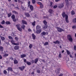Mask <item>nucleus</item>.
<instances>
[{"label": "nucleus", "instance_id": "55", "mask_svg": "<svg viewBox=\"0 0 76 76\" xmlns=\"http://www.w3.org/2000/svg\"><path fill=\"white\" fill-rule=\"evenodd\" d=\"M28 31H29V32H31V31H32V30H31V29L28 28Z\"/></svg>", "mask_w": 76, "mask_h": 76}, {"label": "nucleus", "instance_id": "33", "mask_svg": "<svg viewBox=\"0 0 76 76\" xmlns=\"http://www.w3.org/2000/svg\"><path fill=\"white\" fill-rule=\"evenodd\" d=\"M73 22H74V23H76V18H74L73 20Z\"/></svg>", "mask_w": 76, "mask_h": 76}, {"label": "nucleus", "instance_id": "41", "mask_svg": "<svg viewBox=\"0 0 76 76\" xmlns=\"http://www.w3.org/2000/svg\"><path fill=\"white\" fill-rule=\"evenodd\" d=\"M57 5H55L53 7V9H56V8H57Z\"/></svg>", "mask_w": 76, "mask_h": 76}, {"label": "nucleus", "instance_id": "36", "mask_svg": "<svg viewBox=\"0 0 76 76\" xmlns=\"http://www.w3.org/2000/svg\"><path fill=\"white\" fill-rule=\"evenodd\" d=\"M11 15H12V13H10L8 14V17H10Z\"/></svg>", "mask_w": 76, "mask_h": 76}, {"label": "nucleus", "instance_id": "4", "mask_svg": "<svg viewBox=\"0 0 76 76\" xmlns=\"http://www.w3.org/2000/svg\"><path fill=\"white\" fill-rule=\"evenodd\" d=\"M56 29L57 30V31L59 32H62V31H64V30L63 29H62L61 28H60V27H56Z\"/></svg>", "mask_w": 76, "mask_h": 76}, {"label": "nucleus", "instance_id": "57", "mask_svg": "<svg viewBox=\"0 0 76 76\" xmlns=\"http://www.w3.org/2000/svg\"><path fill=\"white\" fill-rule=\"evenodd\" d=\"M3 28V27L1 25H0V28Z\"/></svg>", "mask_w": 76, "mask_h": 76}, {"label": "nucleus", "instance_id": "12", "mask_svg": "<svg viewBox=\"0 0 76 76\" xmlns=\"http://www.w3.org/2000/svg\"><path fill=\"white\" fill-rule=\"evenodd\" d=\"M49 13H50L52 14L53 13V10H51V9H50L49 10Z\"/></svg>", "mask_w": 76, "mask_h": 76}, {"label": "nucleus", "instance_id": "31", "mask_svg": "<svg viewBox=\"0 0 76 76\" xmlns=\"http://www.w3.org/2000/svg\"><path fill=\"white\" fill-rule=\"evenodd\" d=\"M8 38L10 39H12V40L13 39V38L10 36H9Z\"/></svg>", "mask_w": 76, "mask_h": 76}, {"label": "nucleus", "instance_id": "1", "mask_svg": "<svg viewBox=\"0 0 76 76\" xmlns=\"http://www.w3.org/2000/svg\"><path fill=\"white\" fill-rule=\"evenodd\" d=\"M62 16L63 18H65V20L66 22V23H69V20H68V16L67 15H66L65 14V12H63L62 14Z\"/></svg>", "mask_w": 76, "mask_h": 76}, {"label": "nucleus", "instance_id": "52", "mask_svg": "<svg viewBox=\"0 0 76 76\" xmlns=\"http://www.w3.org/2000/svg\"><path fill=\"white\" fill-rule=\"evenodd\" d=\"M15 39L16 40H18V37H15Z\"/></svg>", "mask_w": 76, "mask_h": 76}, {"label": "nucleus", "instance_id": "46", "mask_svg": "<svg viewBox=\"0 0 76 76\" xmlns=\"http://www.w3.org/2000/svg\"><path fill=\"white\" fill-rule=\"evenodd\" d=\"M29 48H32V44H30L29 45Z\"/></svg>", "mask_w": 76, "mask_h": 76}, {"label": "nucleus", "instance_id": "60", "mask_svg": "<svg viewBox=\"0 0 76 76\" xmlns=\"http://www.w3.org/2000/svg\"><path fill=\"white\" fill-rule=\"evenodd\" d=\"M55 0L56 2H58V1H60V0Z\"/></svg>", "mask_w": 76, "mask_h": 76}, {"label": "nucleus", "instance_id": "45", "mask_svg": "<svg viewBox=\"0 0 76 76\" xmlns=\"http://www.w3.org/2000/svg\"><path fill=\"white\" fill-rule=\"evenodd\" d=\"M37 4H39L40 5H41V4H42V3L40 2H37Z\"/></svg>", "mask_w": 76, "mask_h": 76}, {"label": "nucleus", "instance_id": "11", "mask_svg": "<svg viewBox=\"0 0 76 76\" xmlns=\"http://www.w3.org/2000/svg\"><path fill=\"white\" fill-rule=\"evenodd\" d=\"M25 15L26 17H27L28 18H29V17H30V15H29V13H25Z\"/></svg>", "mask_w": 76, "mask_h": 76}, {"label": "nucleus", "instance_id": "48", "mask_svg": "<svg viewBox=\"0 0 76 76\" xmlns=\"http://www.w3.org/2000/svg\"><path fill=\"white\" fill-rule=\"evenodd\" d=\"M28 7L31 6V5H30V1H29L28 2Z\"/></svg>", "mask_w": 76, "mask_h": 76}, {"label": "nucleus", "instance_id": "19", "mask_svg": "<svg viewBox=\"0 0 76 76\" xmlns=\"http://www.w3.org/2000/svg\"><path fill=\"white\" fill-rule=\"evenodd\" d=\"M0 37L1 40H2V41H4L5 39V38L4 37L0 36Z\"/></svg>", "mask_w": 76, "mask_h": 76}, {"label": "nucleus", "instance_id": "28", "mask_svg": "<svg viewBox=\"0 0 76 76\" xmlns=\"http://www.w3.org/2000/svg\"><path fill=\"white\" fill-rule=\"evenodd\" d=\"M43 23L44 25H46L47 24V22L45 20H44L43 21Z\"/></svg>", "mask_w": 76, "mask_h": 76}, {"label": "nucleus", "instance_id": "24", "mask_svg": "<svg viewBox=\"0 0 76 76\" xmlns=\"http://www.w3.org/2000/svg\"><path fill=\"white\" fill-rule=\"evenodd\" d=\"M21 10H25V8H24V7H23L22 6H21L20 8Z\"/></svg>", "mask_w": 76, "mask_h": 76}, {"label": "nucleus", "instance_id": "35", "mask_svg": "<svg viewBox=\"0 0 76 76\" xmlns=\"http://www.w3.org/2000/svg\"><path fill=\"white\" fill-rule=\"evenodd\" d=\"M38 61V59L36 58L35 59V63H37V62Z\"/></svg>", "mask_w": 76, "mask_h": 76}, {"label": "nucleus", "instance_id": "61", "mask_svg": "<svg viewBox=\"0 0 76 76\" xmlns=\"http://www.w3.org/2000/svg\"><path fill=\"white\" fill-rule=\"evenodd\" d=\"M69 57H71V58H73V56H72V55H69Z\"/></svg>", "mask_w": 76, "mask_h": 76}, {"label": "nucleus", "instance_id": "54", "mask_svg": "<svg viewBox=\"0 0 76 76\" xmlns=\"http://www.w3.org/2000/svg\"><path fill=\"white\" fill-rule=\"evenodd\" d=\"M37 72L38 73H40V70H37Z\"/></svg>", "mask_w": 76, "mask_h": 76}, {"label": "nucleus", "instance_id": "20", "mask_svg": "<svg viewBox=\"0 0 76 76\" xmlns=\"http://www.w3.org/2000/svg\"><path fill=\"white\" fill-rule=\"evenodd\" d=\"M14 64H17L18 63V61L16 60H15L14 61Z\"/></svg>", "mask_w": 76, "mask_h": 76}, {"label": "nucleus", "instance_id": "37", "mask_svg": "<svg viewBox=\"0 0 76 76\" xmlns=\"http://www.w3.org/2000/svg\"><path fill=\"white\" fill-rule=\"evenodd\" d=\"M32 2L33 4H35V2H36V1H35V0H32Z\"/></svg>", "mask_w": 76, "mask_h": 76}, {"label": "nucleus", "instance_id": "21", "mask_svg": "<svg viewBox=\"0 0 76 76\" xmlns=\"http://www.w3.org/2000/svg\"><path fill=\"white\" fill-rule=\"evenodd\" d=\"M9 56V54L5 53L3 55V57H7V56Z\"/></svg>", "mask_w": 76, "mask_h": 76}, {"label": "nucleus", "instance_id": "63", "mask_svg": "<svg viewBox=\"0 0 76 76\" xmlns=\"http://www.w3.org/2000/svg\"><path fill=\"white\" fill-rule=\"evenodd\" d=\"M59 76H63V74H61Z\"/></svg>", "mask_w": 76, "mask_h": 76}, {"label": "nucleus", "instance_id": "44", "mask_svg": "<svg viewBox=\"0 0 76 76\" xmlns=\"http://www.w3.org/2000/svg\"><path fill=\"white\" fill-rule=\"evenodd\" d=\"M11 18L12 19H14L15 18V15H13L12 16Z\"/></svg>", "mask_w": 76, "mask_h": 76}, {"label": "nucleus", "instance_id": "22", "mask_svg": "<svg viewBox=\"0 0 76 76\" xmlns=\"http://www.w3.org/2000/svg\"><path fill=\"white\" fill-rule=\"evenodd\" d=\"M66 53L68 55H70V52L69 51L66 50Z\"/></svg>", "mask_w": 76, "mask_h": 76}, {"label": "nucleus", "instance_id": "8", "mask_svg": "<svg viewBox=\"0 0 76 76\" xmlns=\"http://www.w3.org/2000/svg\"><path fill=\"white\" fill-rule=\"evenodd\" d=\"M19 69H20L21 71H22L24 69H25V66H23L21 67H19Z\"/></svg>", "mask_w": 76, "mask_h": 76}, {"label": "nucleus", "instance_id": "18", "mask_svg": "<svg viewBox=\"0 0 76 76\" xmlns=\"http://www.w3.org/2000/svg\"><path fill=\"white\" fill-rule=\"evenodd\" d=\"M7 70H8V71H11V72H12V71H13L12 69V68L11 67L8 68Z\"/></svg>", "mask_w": 76, "mask_h": 76}, {"label": "nucleus", "instance_id": "39", "mask_svg": "<svg viewBox=\"0 0 76 76\" xmlns=\"http://www.w3.org/2000/svg\"><path fill=\"white\" fill-rule=\"evenodd\" d=\"M32 25L33 26H35V21H34V22L32 23Z\"/></svg>", "mask_w": 76, "mask_h": 76}, {"label": "nucleus", "instance_id": "56", "mask_svg": "<svg viewBox=\"0 0 76 76\" xmlns=\"http://www.w3.org/2000/svg\"><path fill=\"white\" fill-rule=\"evenodd\" d=\"M74 49L75 50H76V46H74Z\"/></svg>", "mask_w": 76, "mask_h": 76}, {"label": "nucleus", "instance_id": "5", "mask_svg": "<svg viewBox=\"0 0 76 76\" xmlns=\"http://www.w3.org/2000/svg\"><path fill=\"white\" fill-rule=\"evenodd\" d=\"M11 42L13 45H19V43H15V42L14 40H12L11 41Z\"/></svg>", "mask_w": 76, "mask_h": 76}, {"label": "nucleus", "instance_id": "62", "mask_svg": "<svg viewBox=\"0 0 76 76\" xmlns=\"http://www.w3.org/2000/svg\"><path fill=\"white\" fill-rule=\"evenodd\" d=\"M2 58V56L0 55V59H1Z\"/></svg>", "mask_w": 76, "mask_h": 76}, {"label": "nucleus", "instance_id": "43", "mask_svg": "<svg viewBox=\"0 0 76 76\" xmlns=\"http://www.w3.org/2000/svg\"><path fill=\"white\" fill-rule=\"evenodd\" d=\"M48 42H47L45 43L44 45H48Z\"/></svg>", "mask_w": 76, "mask_h": 76}, {"label": "nucleus", "instance_id": "38", "mask_svg": "<svg viewBox=\"0 0 76 76\" xmlns=\"http://www.w3.org/2000/svg\"><path fill=\"white\" fill-rule=\"evenodd\" d=\"M53 2H51L50 6V7H53Z\"/></svg>", "mask_w": 76, "mask_h": 76}, {"label": "nucleus", "instance_id": "16", "mask_svg": "<svg viewBox=\"0 0 76 76\" xmlns=\"http://www.w3.org/2000/svg\"><path fill=\"white\" fill-rule=\"evenodd\" d=\"M26 56V55L25 54H23L21 55V58H24V57H25Z\"/></svg>", "mask_w": 76, "mask_h": 76}, {"label": "nucleus", "instance_id": "30", "mask_svg": "<svg viewBox=\"0 0 76 76\" xmlns=\"http://www.w3.org/2000/svg\"><path fill=\"white\" fill-rule=\"evenodd\" d=\"M17 29L18 30V31H20V32H21V31H22V28H20V27Z\"/></svg>", "mask_w": 76, "mask_h": 76}, {"label": "nucleus", "instance_id": "15", "mask_svg": "<svg viewBox=\"0 0 76 76\" xmlns=\"http://www.w3.org/2000/svg\"><path fill=\"white\" fill-rule=\"evenodd\" d=\"M16 26L17 28V29H18V28L20 27V25L19 24H18L16 25Z\"/></svg>", "mask_w": 76, "mask_h": 76}, {"label": "nucleus", "instance_id": "17", "mask_svg": "<svg viewBox=\"0 0 76 76\" xmlns=\"http://www.w3.org/2000/svg\"><path fill=\"white\" fill-rule=\"evenodd\" d=\"M53 42L54 44H58L59 43H60V42L58 40H57L55 42Z\"/></svg>", "mask_w": 76, "mask_h": 76}, {"label": "nucleus", "instance_id": "51", "mask_svg": "<svg viewBox=\"0 0 76 76\" xmlns=\"http://www.w3.org/2000/svg\"><path fill=\"white\" fill-rule=\"evenodd\" d=\"M4 74H6V73H7V71L6 70H4Z\"/></svg>", "mask_w": 76, "mask_h": 76}, {"label": "nucleus", "instance_id": "14", "mask_svg": "<svg viewBox=\"0 0 76 76\" xmlns=\"http://www.w3.org/2000/svg\"><path fill=\"white\" fill-rule=\"evenodd\" d=\"M32 37H33V39H35V38H36V36L34 34H32Z\"/></svg>", "mask_w": 76, "mask_h": 76}, {"label": "nucleus", "instance_id": "40", "mask_svg": "<svg viewBox=\"0 0 76 76\" xmlns=\"http://www.w3.org/2000/svg\"><path fill=\"white\" fill-rule=\"evenodd\" d=\"M4 23H5V21L4 20H3L1 22V24H4Z\"/></svg>", "mask_w": 76, "mask_h": 76}, {"label": "nucleus", "instance_id": "7", "mask_svg": "<svg viewBox=\"0 0 76 76\" xmlns=\"http://www.w3.org/2000/svg\"><path fill=\"white\" fill-rule=\"evenodd\" d=\"M29 6L30 10H31V11H33V10H34V7H33V6H32V5H30Z\"/></svg>", "mask_w": 76, "mask_h": 76}, {"label": "nucleus", "instance_id": "23", "mask_svg": "<svg viewBox=\"0 0 76 76\" xmlns=\"http://www.w3.org/2000/svg\"><path fill=\"white\" fill-rule=\"evenodd\" d=\"M18 2L20 3V4H22L23 3V2H22V0H18Z\"/></svg>", "mask_w": 76, "mask_h": 76}, {"label": "nucleus", "instance_id": "50", "mask_svg": "<svg viewBox=\"0 0 76 76\" xmlns=\"http://www.w3.org/2000/svg\"><path fill=\"white\" fill-rule=\"evenodd\" d=\"M40 8H42V7H43V5H42V4H41L40 5Z\"/></svg>", "mask_w": 76, "mask_h": 76}, {"label": "nucleus", "instance_id": "59", "mask_svg": "<svg viewBox=\"0 0 76 76\" xmlns=\"http://www.w3.org/2000/svg\"><path fill=\"white\" fill-rule=\"evenodd\" d=\"M13 20L14 21V22H16V20L15 18L13 19Z\"/></svg>", "mask_w": 76, "mask_h": 76}, {"label": "nucleus", "instance_id": "42", "mask_svg": "<svg viewBox=\"0 0 76 76\" xmlns=\"http://www.w3.org/2000/svg\"><path fill=\"white\" fill-rule=\"evenodd\" d=\"M61 53H60L59 54V58H61Z\"/></svg>", "mask_w": 76, "mask_h": 76}, {"label": "nucleus", "instance_id": "3", "mask_svg": "<svg viewBox=\"0 0 76 76\" xmlns=\"http://www.w3.org/2000/svg\"><path fill=\"white\" fill-rule=\"evenodd\" d=\"M67 37L68 39L70 41H71V42H72V41H73V39L72 38V36L71 35H68Z\"/></svg>", "mask_w": 76, "mask_h": 76}, {"label": "nucleus", "instance_id": "27", "mask_svg": "<svg viewBox=\"0 0 76 76\" xmlns=\"http://www.w3.org/2000/svg\"><path fill=\"white\" fill-rule=\"evenodd\" d=\"M0 50L1 51H3V48L1 46L0 47Z\"/></svg>", "mask_w": 76, "mask_h": 76}, {"label": "nucleus", "instance_id": "49", "mask_svg": "<svg viewBox=\"0 0 76 76\" xmlns=\"http://www.w3.org/2000/svg\"><path fill=\"white\" fill-rule=\"evenodd\" d=\"M72 28L73 29H75L76 28V26H72Z\"/></svg>", "mask_w": 76, "mask_h": 76}, {"label": "nucleus", "instance_id": "26", "mask_svg": "<svg viewBox=\"0 0 76 76\" xmlns=\"http://www.w3.org/2000/svg\"><path fill=\"white\" fill-rule=\"evenodd\" d=\"M21 28L23 29H25V26L23 25L21 26Z\"/></svg>", "mask_w": 76, "mask_h": 76}, {"label": "nucleus", "instance_id": "6", "mask_svg": "<svg viewBox=\"0 0 76 76\" xmlns=\"http://www.w3.org/2000/svg\"><path fill=\"white\" fill-rule=\"evenodd\" d=\"M63 7H64V4H63V3L59 4L58 6V7L60 9H61V8H62Z\"/></svg>", "mask_w": 76, "mask_h": 76}, {"label": "nucleus", "instance_id": "34", "mask_svg": "<svg viewBox=\"0 0 76 76\" xmlns=\"http://www.w3.org/2000/svg\"><path fill=\"white\" fill-rule=\"evenodd\" d=\"M27 64L28 65H31V63L29 62H27Z\"/></svg>", "mask_w": 76, "mask_h": 76}, {"label": "nucleus", "instance_id": "9", "mask_svg": "<svg viewBox=\"0 0 76 76\" xmlns=\"http://www.w3.org/2000/svg\"><path fill=\"white\" fill-rule=\"evenodd\" d=\"M14 49L15 50H18L19 48V46H15L14 47Z\"/></svg>", "mask_w": 76, "mask_h": 76}, {"label": "nucleus", "instance_id": "53", "mask_svg": "<svg viewBox=\"0 0 76 76\" xmlns=\"http://www.w3.org/2000/svg\"><path fill=\"white\" fill-rule=\"evenodd\" d=\"M65 1L67 3V4L69 3V0H65Z\"/></svg>", "mask_w": 76, "mask_h": 76}, {"label": "nucleus", "instance_id": "13", "mask_svg": "<svg viewBox=\"0 0 76 76\" xmlns=\"http://www.w3.org/2000/svg\"><path fill=\"white\" fill-rule=\"evenodd\" d=\"M22 22L23 24H25V25H27V22L25 21V20H23L22 21Z\"/></svg>", "mask_w": 76, "mask_h": 76}, {"label": "nucleus", "instance_id": "32", "mask_svg": "<svg viewBox=\"0 0 76 76\" xmlns=\"http://www.w3.org/2000/svg\"><path fill=\"white\" fill-rule=\"evenodd\" d=\"M11 35L12 37H16V35L13 33H12Z\"/></svg>", "mask_w": 76, "mask_h": 76}, {"label": "nucleus", "instance_id": "58", "mask_svg": "<svg viewBox=\"0 0 76 76\" xmlns=\"http://www.w3.org/2000/svg\"><path fill=\"white\" fill-rule=\"evenodd\" d=\"M23 60H24V62H25V63H26V59H23Z\"/></svg>", "mask_w": 76, "mask_h": 76}, {"label": "nucleus", "instance_id": "47", "mask_svg": "<svg viewBox=\"0 0 76 76\" xmlns=\"http://www.w3.org/2000/svg\"><path fill=\"white\" fill-rule=\"evenodd\" d=\"M12 13H15V14H16V13H17V12H16L15 11H13Z\"/></svg>", "mask_w": 76, "mask_h": 76}, {"label": "nucleus", "instance_id": "64", "mask_svg": "<svg viewBox=\"0 0 76 76\" xmlns=\"http://www.w3.org/2000/svg\"><path fill=\"white\" fill-rule=\"evenodd\" d=\"M16 8L18 9V10H19V8H18V7H16Z\"/></svg>", "mask_w": 76, "mask_h": 76}, {"label": "nucleus", "instance_id": "29", "mask_svg": "<svg viewBox=\"0 0 76 76\" xmlns=\"http://www.w3.org/2000/svg\"><path fill=\"white\" fill-rule=\"evenodd\" d=\"M5 23L7 25H10V23L9 21H7Z\"/></svg>", "mask_w": 76, "mask_h": 76}, {"label": "nucleus", "instance_id": "10", "mask_svg": "<svg viewBox=\"0 0 76 76\" xmlns=\"http://www.w3.org/2000/svg\"><path fill=\"white\" fill-rule=\"evenodd\" d=\"M41 35H42V36L45 35H46V32L44 31H43L41 33Z\"/></svg>", "mask_w": 76, "mask_h": 76}, {"label": "nucleus", "instance_id": "25", "mask_svg": "<svg viewBox=\"0 0 76 76\" xmlns=\"http://www.w3.org/2000/svg\"><path fill=\"white\" fill-rule=\"evenodd\" d=\"M71 14L72 15H73L75 14V11H72L71 12Z\"/></svg>", "mask_w": 76, "mask_h": 76}, {"label": "nucleus", "instance_id": "2", "mask_svg": "<svg viewBox=\"0 0 76 76\" xmlns=\"http://www.w3.org/2000/svg\"><path fill=\"white\" fill-rule=\"evenodd\" d=\"M36 30L38 32H36V34H39L40 32H41V27L39 26H36Z\"/></svg>", "mask_w": 76, "mask_h": 76}]
</instances>
